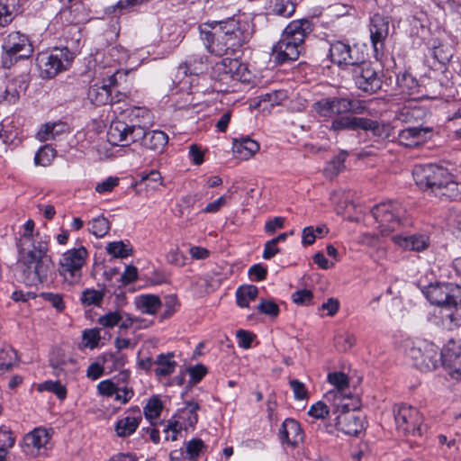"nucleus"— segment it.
<instances>
[{"label": "nucleus", "instance_id": "f257e3e1", "mask_svg": "<svg viewBox=\"0 0 461 461\" xmlns=\"http://www.w3.org/2000/svg\"><path fill=\"white\" fill-rule=\"evenodd\" d=\"M213 32H202V39L209 52L215 56H235L252 39L255 24L246 14H237L214 22Z\"/></svg>", "mask_w": 461, "mask_h": 461}, {"label": "nucleus", "instance_id": "f03ea898", "mask_svg": "<svg viewBox=\"0 0 461 461\" xmlns=\"http://www.w3.org/2000/svg\"><path fill=\"white\" fill-rule=\"evenodd\" d=\"M18 259L16 262L20 279L28 286H37L49 280L54 268L53 261L47 254L48 244L39 241L25 249L22 242L17 243Z\"/></svg>", "mask_w": 461, "mask_h": 461}, {"label": "nucleus", "instance_id": "7ed1b4c3", "mask_svg": "<svg viewBox=\"0 0 461 461\" xmlns=\"http://www.w3.org/2000/svg\"><path fill=\"white\" fill-rule=\"evenodd\" d=\"M414 181L420 188L429 189L436 196L456 200L461 195V184L446 168L436 164L417 165L412 170Z\"/></svg>", "mask_w": 461, "mask_h": 461}, {"label": "nucleus", "instance_id": "20e7f679", "mask_svg": "<svg viewBox=\"0 0 461 461\" xmlns=\"http://www.w3.org/2000/svg\"><path fill=\"white\" fill-rule=\"evenodd\" d=\"M314 24L310 19L290 22L282 32L280 40L273 47V56L277 64L295 61L304 51L305 39L313 32Z\"/></svg>", "mask_w": 461, "mask_h": 461}, {"label": "nucleus", "instance_id": "39448f33", "mask_svg": "<svg viewBox=\"0 0 461 461\" xmlns=\"http://www.w3.org/2000/svg\"><path fill=\"white\" fill-rule=\"evenodd\" d=\"M129 122L114 120L111 122L107 136L113 145L128 146L143 137L150 121V113L144 107H132L124 112Z\"/></svg>", "mask_w": 461, "mask_h": 461}, {"label": "nucleus", "instance_id": "423d86ee", "mask_svg": "<svg viewBox=\"0 0 461 461\" xmlns=\"http://www.w3.org/2000/svg\"><path fill=\"white\" fill-rule=\"evenodd\" d=\"M371 213L383 235L412 224L406 209L398 201L380 203L372 208Z\"/></svg>", "mask_w": 461, "mask_h": 461}, {"label": "nucleus", "instance_id": "0eeeda50", "mask_svg": "<svg viewBox=\"0 0 461 461\" xmlns=\"http://www.w3.org/2000/svg\"><path fill=\"white\" fill-rule=\"evenodd\" d=\"M393 413L398 433L414 438H421L428 430L422 413L406 403L393 405Z\"/></svg>", "mask_w": 461, "mask_h": 461}, {"label": "nucleus", "instance_id": "6e6552de", "mask_svg": "<svg viewBox=\"0 0 461 461\" xmlns=\"http://www.w3.org/2000/svg\"><path fill=\"white\" fill-rule=\"evenodd\" d=\"M33 52V45L27 34L19 31L10 32L2 43V67L10 68L19 60L31 58Z\"/></svg>", "mask_w": 461, "mask_h": 461}, {"label": "nucleus", "instance_id": "1a4fd4ad", "mask_svg": "<svg viewBox=\"0 0 461 461\" xmlns=\"http://www.w3.org/2000/svg\"><path fill=\"white\" fill-rule=\"evenodd\" d=\"M328 382L334 386L324 394L326 402L330 403L334 411L339 408H359L360 399L357 395H352L348 391L349 380L343 372L329 373Z\"/></svg>", "mask_w": 461, "mask_h": 461}, {"label": "nucleus", "instance_id": "9d476101", "mask_svg": "<svg viewBox=\"0 0 461 461\" xmlns=\"http://www.w3.org/2000/svg\"><path fill=\"white\" fill-rule=\"evenodd\" d=\"M87 258L88 251L84 246L70 249L61 255L58 273L65 283L69 285L80 284Z\"/></svg>", "mask_w": 461, "mask_h": 461}, {"label": "nucleus", "instance_id": "9b49d317", "mask_svg": "<svg viewBox=\"0 0 461 461\" xmlns=\"http://www.w3.org/2000/svg\"><path fill=\"white\" fill-rule=\"evenodd\" d=\"M413 366L421 372H430L442 363L441 350L434 343L425 339H418L407 350Z\"/></svg>", "mask_w": 461, "mask_h": 461}, {"label": "nucleus", "instance_id": "f8f14e48", "mask_svg": "<svg viewBox=\"0 0 461 461\" xmlns=\"http://www.w3.org/2000/svg\"><path fill=\"white\" fill-rule=\"evenodd\" d=\"M74 58V53L68 48H57L50 52L40 53L36 61L41 76L43 78H53L59 73L67 70Z\"/></svg>", "mask_w": 461, "mask_h": 461}, {"label": "nucleus", "instance_id": "ddd939ff", "mask_svg": "<svg viewBox=\"0 0 461 461\" xmlns=\"http://www.w3.org/2000/svg\"><path fill=\"white\" fill-rule=\"evenodd\" d=\"M364 56L357 45H351L348 40H334L330 42L329 58L341 69L364 61Z\"/></svg>", "mask_w": 461, "mask_h": 461}, {"label": "nucleus", "instance_id": "4468645a", "mask_svg": "<svg viewBox=\"0 0 461 461\" xmlns=\"http://www.w3.org/2000/svg\"><path fill=\"white\" fill-rule=\"evenodd\" d=\"M391 17L375 13L369 19V32L371 44L375 56L383 54L385 48V41L390 35Z\"/></svg>", "mask_w": 461, "mask_h": 461}, {"label": "nucleus", "instance_id": "2eb2a0df", "mask_svg": "<svg viewBox=\"0 0 461 461\" xmlns=\"http://www.w3.org/2000/svg\"><path fill=\"white\" fill-rule=\"evenodd\" d=\"M359 408H339L334 411L332 408V415H335V427L338 430L349 436H357L364 429V419L356 412Z\"/></svg>", "mask_w": 461, "mask_h": 461}, {"label": "nucleus", "instance_id": "dca6fc26", "mask_svg": "<svg viewBox=\"0 0 461 461\" xmlns=\"http://www.w3.org/2000/svg\"><path fill=\"white\" fill-rule=\"evenodd\" d=\"M353 78L356 86L369 94L375 93L382 87V79L370 62L364 61L354 66Z\"/></svg>", "mask_w": 461, "mask_h": 461}, {"label": "nucleus", "instance_id": "f3484780", "mask_svg": "<svg viewBox=\"0 0 461 461\" xmlns=\"http://www.w3.org/2000/svg\"><path fill=\"white\" fill-rule=\"evenodd\" d=\"M441 357L450 377L461 381V340L449 339L441 349Z\"/></svg>", "mask_w": 461, "mask_h": 461}, {"label": "nucleus", "instance_id": "a211bd4d", "mask_svg": "<svg viewBox=\"0 0 461 461\" xmlns=\"http://www.w3.org/2000/svg\"><path fill=\"white\" fill-rule=\"evenodd\" d=\"M432 134V127L424 126L423 124L410 125L399 131L397 139L401 145L415 148L430 140Z\"/></svg>", "mask_w": 461, "mask_h": 461}, {"label": "nucleus", "instance_id": "6ab92c4d", "mask_svg": "<svg viewBox=\"0 0 461 461\" xmlns=\"http://www.w3.org/2000/svg\"><path fill=\"white\" fill-rule=\"evenodd\" d=\"M445 309L450 311L443 317L444 321L447 322V328L449 330L459 328L461 326V285L452 283Z\"/></svg>", "mask_w": 461, "mask_h": 461}, {"label": "nucleus", "instance_id": "aec40b11", "mask_svg": "<svg viewBox=\"0 0 461 461\" xmlns=\"http://www.w3.org/2000/svg\"><path fill=\"white\" fill-rule=\"evenodd\" d=\"M392 240L402 249L418 253L425 251L430 245V239L425 233H401L393 235Z\"/></svg>", "mask_w": 461, "mask_h": 461}, {"label": "nucleus", "instance_id": "412c9836", "mask_svg": "<svg viewBox=\"0 0 461 461\" xmlns=\"http://www.w3.org/2000/svg\"><path fill=\"white\" fill-rule=\"evenodd\" d=\"M116 85V77L112 75L102 83H95L89 86L87 99L95 106L108 104L112 100V87Z\"/></svg>", "mask_w": 461, "mask_h": 461}, {"label": "nucleus", "instance_id": "4be33fe9", "mask_svg": "<svg viewBox=\"0 0 461 461\" xmlns=\"http://www.w3.org/2000/svg\"><path fill=\"white\" fill-rule=\"evenodd\" d=\"M208 57L203 53H193L188 55L184 62L177 68L178 77L198 76L205 73L208 69Z\"/></svg>", "mask_w": 461, "mask_h": 461}, {"label": "nucleus", "instance_id": "5701e85b", "mask_svg": "<svg viewBox=\"0 0 461 461\" xmlns=\"http://www.w3.org/2000/svg\"><path fill=\"white\" fill-rule=\"evenodd\" d=\"M451 282H435L420 286L421 293L433 305L445 309L451 288Z\"/></svg>", "mask_w": 461, "mask_h": 461}, {"label": "nucleus", "instance_id": "b1692460", "mask_svg": "<svg viewBox=\"0 0 461 461\" xmlns=\"http://www.w3.org/2000/svg\"><path fill=\"white\" fill-rule=\"evenodd\" d=\"M279 438L283 444L297 447L304 439V432L300 422L293 418L285 419L279 429Z\"/></svg>", "mask_w": 461, "mask_h": 461}, {"label": "nucleus", "instance_id": "393cba45", "mask_svg": "<svg viewBox=\"0 0 461 461\" xmlns=\"http://www.w3.org/2000/svg\"><path fill=\"white\" fill-rule=\"evenodd\" d=\"M127 412L131 414L119 419L114 425L116 435L119 438H127L132 435L142 420V416L139 406L131 407Z\"/></svg>", "mask_w": 461, "mask_h": 461}, {"label": "nucleus", "instance_id": "a878e982", "mask_svg": "<svg viewBox=\"0 0 461 461\" xmlns=\"http://www.w3.org/2000/svg\"><path fill=\"white\" fill-rule=\"evenodd\" d=\"M365 117L349 116L348 114L336 115L329 126L330 131L339 132L343 131H358L366 127Z\"/></svg>", "mask_w": 461, "mask_h": 461}, {"label": "nucleus", "instance_id": "bb28decb", "mask_svg": "<svg viewBox=\"0 0 461 461\" xmlns=\"http://www.w3.org/2000/svg\"><path fill=\"white\" fill-rule=\"evenodd\" d=\"M340 97L330 96L321 98L313 103L312 110L322 118H334L336 115H341Z\"/></svg>", "mask_w": 461, "mask_h": 461}, {"label": "nucleus", "instance_id": "cd10ccee", "mask_svg": "<svg viewBox=\"0 0 461 461\" xmlns=\"http://www.w3.org/2000/svg\"><path fill=\"white\" fill-rule=\"evenodd\" d=\"M426 110L420 106H403L396 112L394 121L403 125H420L426 116Z\"/></svg>", "mask_w": 461, "mask_h": 461}, {"label": "nucleus", "instance_id": "c85d7f7f", "mask_svg": "<svg viewBox=\"0 0 461 461\" xmlns=\"http://www.w3.org/2000/svg\"><path fill=\"white\" fill-rule=\"evenodd\" d=\"M259 148L258 142L252 140L249 136H241L233 139V152L236 154L237 158L240 159H249L259 150Z\"/></svg>", "mask_w": 461, "mask_h": 461}, {"label": "nucleus", "instance_id": "c756f323", "mask_svg": "<svg viewBox=\"0 0 461 461\" xmlns=\"http://www.w3.org/2000/svg\"><path fill=\"white\" fill-rule=\"evenodd\" d=\"M139 141L148 149L162 152L168 142V136L159 130L146 131Z\"/></svg>", "mask_w": 461, "mask_h": 461}, {"label": "nucleus", "instance_id": "7c9ffc66", "mask_svg": "<svg viewBox=\"0 0 461 461\" xmlns=\"http://www.w3.org/2000/svg\"><path fill=\"white\" fill-rule=\"evenodd\" d=\"M27 86L28 84L23 77H17L9 80L5 86V90L0 95V103L15 104L20 98L21 90H26Z\"/></svg>", "mask_w": 461, "mask_h": 461}, {"label": "nucleus", "instance_id": "2f4dec72", "mask_svg": "<svg viewBox=\"0 0 461 461\" xmlns=\"http://www.w3.org/2000/svg\"><path fill=\"white\" fill-rule=\"evenodd\" d=\"M174 352H168L167 354L161 353L158 355L155 360L157 367L154 369L156 376L164 377L170 375L175 372L177 364L174 360Z\"/></svg>", "mask_w": 461, "mask_h": 461}, {"label": "nucleus", "instance_id": "473e14b6", "mask_svg": "<svg viewBox=\"0 0 461 461\" xmlns=\"http://www.w3.org/2000/svg\"><path fill=\"white\" fill-rule=\"evenodd\" d=\"M150 0H119L115 5L107 6L104 9V14L113 17H120L121 15L132 11L143 4Z\"/></svg>", "mask_w": 461, "mask_h": 461}, {"label": "nucleus", "instance_id": "72a5a7b5", "mask_svg": "<svg viewBox=\"0 0 461 461\" xmlns=\"http://www.w3.org/2000/svg\"><path fill=\"white\" fill-rule=\"evenodd\" d=\"M105 285H103L99 290L86 288L83 290L80 296V303L83 306H101L105 296Z\"/></svg>", "mask_w": 461, "mask_h": 461}, {"label": "nucleus", "instance_id": "f704fd0d", "mask_svg": "<svg viewBox=\"0 0 461 461\" xmlns=\"http://www.w3.org/2000/svg\"><path fill=\"white\" fill-rule=\"evenodd\" d=\"M268 5L273 14L285 18L291 17L296 8L295 0H268Z\"/></svg>", "mask_w": 461, "mask_h": 461}, {"label": "nucleus", "instance_id": "c9c22d12", "mask_svg": "<svg viewBox=\"0 0 461 461\" xmlns=\"http://www.w3.org/2000/svg\"><path fill=\"white\" fill-rule=\"evenodd\" d=\"M20 7V0H0V26L12 23Z\"/></svg>", "mask_w": 461, "mask_h": 461}, {"label": "nucleus", "instance_id": "e433bc0d", "mask_svg": "<svg viewBox=\"0 0 461 461\" xmlns=\"http://www.w3.org/2000/svg\"><path fill=\"white\" fill-rule=\"evenodd\" d=\"M136 304L142 313L152 315L162 306V302L156 294H143L137 298Z\"/></svg>", "mask_w": 461, "mask_h": 461}, {"label": "nucleus", "instance_id": "4c0bfd02", "mask_svg": "<svg viewBox=\"0 0 461 461\" xmlns=\"http://www.w3.org/2000/svg\"><path fill=\"white\" fill-rule=\"evenodd\" d=\"M397 86L402 95L412 96L419 93L418 80L409 72L397 76Z\"/></svg>", "mask_w": 461, "mask_h": 461}, {"label": "nucleus", "instance_id": "58836bf2", "mask_svg": "<svg viewBox=\"0 0 461 461\" xmlns=\"http://www.w3.org/2000/svg\"><path fill=\"white\" fill-rule=\"evenodd\" d=\"M258 289L253 285H240L236 290V303L240 308H248L249 302L256 300Z\"/></svg>", "mask_w": 461, "mask_h": 461}, {"label": "nucleus", "instance_id": "ea45409f", "mask_svg": "<svg viewBox=\"0 0 461 461\" xmlns=\"http://www.w3.org/2000/svg\"><path fill=\"white\" fill-rule=\"evenodd\" d=\"M49 439L50 435L46 429L36 428L25 435L24 443L27 447L40 449L47 445Z\"/></svg>", "mask_w": 461, "mask_h": 461}, {"label": "nucleus", "instance_id": "a19ab883", "mask_svg": "<svg viewBox=\"0 0 461 461\" xmlns=\"http://www.w3.org/2000/svg\"><path fill=\"white\" fill-rule=\"evenodd\" d=\"M342 114H363L367 111L366 103L364 100L357 98L340 97Z\"/></svg>", "mask_w": 461, "mask_h": 461}, {"label": "nucleus", "instance_id": "79ce46f5", "mask_svg": "<svg viewBox=\"0 0 461 461\" xmlns=\"http://www.w3.org/2000/svg\"><path fill=\"white\" fill-rule=\"evenodd\" d=\"M105 249L109 255L118 258H125L132 253L130 242L125 243L122 240L109 242Z\"/></svg>", "mask_w": 461, "mask_h": 461}, {"label": "nucleus", "instance_id": "37998d69", "mask_svg": "<svg viewBox=\"0 0 461 461\" xmlns=\"http://www.w3.org/2000/svg\"><path fill=\"white\" fill-rule=\"evenodd\" d=\"M88 225L89 232L96 238H103L105 236L111 228L109 221L104 215H99L95 218H93L88 222Z\"/></svg>", "mask_w": 461, "mask_h": 461}, {"label": "nucleus", "instance_id": "c03bdc74", "mask_svg": "<svg viewBox=\"0 0 461 461\" xmlns=\"http://www.w3.org/2000/svg\"><path fill=\"white\" fill-rule=\"evenodd\" d=\"M37 390L41 392H50L54 393L59 400L63 401L67 398L68 390L59 381L48 380L38 384Z\"/></svg>", "mask_w": 461, "mask_h": 461}, {"label": "nucleus", "instance_id": "a18cd8bd", "mask_svg": "<svg viewBox=\"0 0 461 461\" xmlns=\"http://www.w3.org/2000/svg\"><path fill=\"white\" fill-rule=\"evenodd\" d=\"M163 411V402L157 395L150 397L143 408V414L149 420L158 419Z\"/></svg>", "mask_w": 461, "mask_h": 461}, {"label": "nucleus", "instance_id": "49530a36", "mask_svg": "<svg viewBox=\"0 0 461 461\" xmlns=\"http://www.w3.org/2000/svg\"><path fill=\"white\" fill-rule=\"evenodd\" d=\"M365 121L367 122L366 127L362 128L361 130L370 131L375 137L381 140H385L390 137L391 128L389 124L379 123L378 122L369 118H365Z\"/></svg>", "mask_w": 461, "mask_h": 461}, {"label": "nucleus", "instance_id": "de8ad7c7", "mask_svg": "<svg viewBox=\"0 0 461 461\" xmlns=\"http://www.w3.org/2000/svg\"><path fill=\"white\" fill-rule=\"evenodd\" d=\"M56 149L50 145H44L38 149L34 156V164L36 166L48 167L56 157Z\"/></svg>", "mask_w": 461, "mask_h": 461}, {"label": "nucleus", "instance_id": "09e8293b", "mask_svg": "<svg viewBox=\"0 0 461 461\" xmlns=\"http://www.w3.org/2000/svg\"><path fill=\"white\" fill-rule=\"evenodd\" d=\"M348 156L347 151H340L328 162L325 171L332 176L339 174L345 168V161Z\"/></svg>", "mask_w": 461, "mask_h": 461}, {"label": "nucleus", "instance_id": "8fccbe9b", "mask_svg": "<svg viewBox=\"0 0 461 461\" xmlns=\"http://www.w3.org/2000/svg\"><path fill=\"white\" fill-rule=\"evenodd\" d=\"M164 311L160 314V321L171 318L180 308V302L176 294L167 295L164 299Z\"/></svg>", "mask_w": 461, "mask_h": 461}, {"label": "nucleus", "instance_id": "3c124183", "mask_svg": "<svg viewBox=\"0 0 461 461\" xmlns=\"http://www.w3.org/2000/svg\"><path fill=\"white\" fill-rule=\"evenodd\" d=\"M207 446L201 438H192L186 443L185 451L191 461H197L201 453L206 450Z\"/></svg>", "mask_w": 461, "mask_h": 461}, {"label": "nucleus", "instance_id": "603ef678", "mask_svg": "<svg viewBox=\"0 0 461 461\" xmlns=\"http://www.w3.org/2000/svg\"><path fill=\"white\" fill-rule=\"evenodd\" d=\"M65 124L63 122H48L42 125L38 136L41 140H48L55 139L56 135L63 131Z\"/></svg>", "mask_w": 461, "mask_h": 461}, {"label": "nucleus", "instance_id": "864d4df0", "mask_svg": "<svg viewBox=\"0 0 461 461\" xmlns=\"http://www.w3.org/2000/svg\"><path fill=\"white\" fill-rule=\"evenodd\" d=\"M330 413L332 414V407L330 404L321 401L312 404L308 411L310 416L321 420L326 419Z\"/></svg>", "mask_w": 461, "mask_h": 461}, {"label": "nucleus", "instance_id": "5fc2aeb1", "mask_svg": "<svg viewBox=\"0 0 461 461\" xmlns=\"http://www.w3.org/2000/svg\"><path fill=\"white\" fill-rule=\"evenodd\" d=\"M431 55L440 64H446L452 58L453 51L448 45L438 43L432 48Z\"/></svg>", "mask_w": 461, "mask_h": 461}, {"label": "nucleus", "instance_id": "6e6d98bb", "mask_svg": "<svg viewBox=\"0 0 461 461\" xmlns=\"http://www.w3.org/2000/svg\"><path fill=\"white\" fill-rule=\"evenodd\" d=\"M356 337L352 333L348 332L339 334L334 339L336 348L342 352L349 350L356 344Z\"/></svg>", "mask_w": 461, "mask_h": 461}, {"label": "nucleus", "instance_id": "4d7b16f0", "mask_svg": "<svg viewBox=\"0 0 461 461\" xmlns=\"http://www.w3.org/2000/svg\"><path fill=\"white\" fill-rule=\"evenodd\" d=\"M82 340L86 348L93 349L98 347L101 340L100 329L93 328L85 330L82 333Z\"/></svg>", "mask_w": 461, "mask_h": 461}, {"label": "nucleus", "instance_id": "13d9d810", "mask_svg": "<svg viewBox=\"0 0 461 461\" xmlns=\"http://www.w3.org/2000/svg\"><path fill=\"white\" fill-rule=\"evenodd\" d=\"M212 77L215 80L225 85H229L232 82V79L227 70L226 62H224L223 59L217 62L213 67Z\"/></svg>", "mask_w": 461, "mask_h": 461}, {"label": "nucleus", "instance_id": "bf43d9fd", "mask_svg": "<svg viewBox=\"0 0 461 461\" xmlns=\"http://www.w3.org/2000/svg\"><path fill=\"white\" fill-rule=\"evenodd\" d=\"M122 321V312L114 311L109 312L104 315H102L98 318L97 322L104 328H113L118 326Z\"/></svg>", "mask_w": 461, "mask_h": 461}, {"label": "nucleus", "instance_id": "052dcab7", "mask_svg": "<svg viewBox=\"0 0 461 461\" xmlns=\"http://www.w3.org/2000/svg\"><path fill=\"white\" fill-rule=\"evenodd\" d=\"M187 372L190 376L188 382L189 384L194 385L203 380V378L207 375L208 369L204 365L197 364L194 366L188 367Z\"/></svg>", "mask_w": 461, "mask_h": 461}, {"label": "nucleus", "instance_id": "680f3d73", "mask_svg": "<svg viewBox=\"0 0 461 461\" xmlns=\"http://www.w3.org/2000/svg\"><path fill=\"white\" fill-rule=\"evenodd\" d=\"M183 429V425L179 420H170L167 425L165 427L163 432L165 433V440L175 441L178 438V436Z\"/></svg>", "mask_w": 461, "mask_h": 461}, {"label": "nucleus", "instance_id": "e2e57ef3", "mask_svg": "<svg viewBox=\"0 0 461 461\" xmlns=\"http://www.w3.org/2000/svg\"><path fill=\"white\" fill-rule=\"evenodd\" d=\"M40 296L46 302L50 303L51 306L59 312H63L66 308L63 295L60 294L43 292L40 294Z\"/></svg>", "mask_w": 461, "mask_h": 461}, {"label": "nucleus", "instance_id": "0e129e2a", "mask_svg": "<svg viewBox=\"0 0 461 461\" xmlns=\"http://www.w3.org/2000/svg\"><path fill=\"white\" fill-rule=\"evenodd\" d=\"M259 312L276 318L279 315V306L272 300H262L258 306Z\"/></svg>", "mask_w": 461, "mask_h": 461}, {"label": "nucleus", "instance_id": "69168bd1", "mask_svg": "<svg viewBox=\"0 0 461 461\" xmlns=\"http://www.w3.org/2000/svg\"><path fill=\"white\" fill-rule=\"evenodd\" d=\"M448 226L456 238H461V212L451 210L447 216Z\"/></svg>", "mask_w": 461, "mask_h": 461}, {"label": "nucleus", "instance_id": "338daca9", "mask_svg": "<svg viewBox=\"0 0 461 461\" xmlns=\"http://www.w3.org/2000/svg\"><path fill=\"white\" fill-rule=\"evenodd\" d=\"M235 68V75L233 77V81L240 82H249L251 79V73L248 68L247 64L242 63L239 59H237V64Z\"/></svg>", "mask_w": 461, "mask_h": 461}, {"label": "nucleus", "instance_id": "774afa93", "mask_svg": "<svg viewBox=\"0 0 461 461\" xmlns=\"http://www.w3.org/2000/svg\"><path fill=\"white\" fill-rule=\"evenodd\" d=\"M293 302L299 305H310L312 303L313 294L308 289L297 290L292 294Z\"/></svg>", "mask_w": 461, "mask_h": 461}]
</instances>
